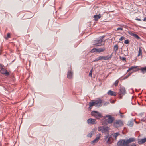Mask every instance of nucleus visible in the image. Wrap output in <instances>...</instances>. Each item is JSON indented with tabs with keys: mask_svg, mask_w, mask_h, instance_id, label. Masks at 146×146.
<instances>
[{
	"mask_svg": "<svg viewBox=\"0 0 146 146\" xmlns=\"http://www.w3.org/2000/svg\"><path fill=\"white\" fill-rule=\"evenodd\" d=\"M135 139L131 137L128 139H120L117 143V146H127L129 143L135 141Z\"/></svg>",
	"mask_w": 146,
	"mask_h": 146,
	"instance_id": "f257e3e1",
	"label": "nucleus"
},
{
	"mask_svg": "<svg viewBox=\"0 0 146 146\" xmlns=\"http://www.w3.org/2000/svg\"><path fill=\"white\" fill-rule=\"evenodd\" d=\"M104 37V36H102L99 40H94L93 42V45L97 46H102V43Z\"/></svg>",
	"mask_w": 146,
	"mask_h": 146,
	"instance_id": "f03ea898",
	"label": "nucleus"
},
{
	"mask_svg": "<svg viewBox=\"0 0 146 146\" xmlns=\"http://www.w3.org/2000/svg\"><path fill=\"white\" fill-rule=\"evenodd\" d=\"M91 115L97 119H100L102 117V114L97 111H93L91 112Z\"/></svg>",
	"mask_w": 146,
	"mask_h": 146,
	"instance_id": "7ed1b4c3",
	"label": "nucleus"
},
{
	"mask_svg": "<svg viewBox=\"0 0 146 146\" xmlns=\"http://www.w3.org/2000/svg\"><path fill=\"white\" fill-rule=\"evenodd\" d=\"M110 129L109 127L104 126L100 127L98 128V130L99 131H101L103 133L107 132V133H109L108 131Z\"/></svg>",
	"mask_w": 146,
	"mask_h": 146,
	"instance_id": "20e7f679",
	"label": "nucleus"
},
{
	"mask_svg": "<svg viewBox=\"0 0 146 146\" xmlns=\"http://www.w3.org/2000/svg\"><path fill=\"white\" fill-rule=\"evenodd\" d=\"M113 125L115 128H117L123 125V122L121 120H116Z\"/></svg>",
	"mask_w": 146,
	"mask_h": 146,
	"instance_id": "39448f33",
	"label": "nucleus"
},
{
	"mask_svg": "<svg viewBox=\"0 0 146 146\" xmlns=\"http://www.w3.org/2000/svg\"><path fill=\"white\" fill-rule=\"evenodd\" d=\"M106 117L108 118L107 119H106L107 123L108 124H111L114 120V118L111 116L110 115H107Z\"/></svg>",
	"mask_w": 146,
	"mask_h": 146,
	"instance_id": "423d86ee",
	"label": "nucleus"
},
{
	"mask_svg": "<svg viewBox=\"0 0 146 146\" xmlns=\"http://www.w3.org/2000/svg\"><path fill=\"white\" fill-rule=\"evenodd\" d=\"M126 93V90L124 87H121L119 89V91L118 93L120 95V98H122V96L124 95Z\"/></svg>",
	"mask_w": 146,
	"mask_h": 146,
	"instance_id": "0eeeda50",
	"label": "nucleus"
},
{
	"mask_svg": "<svg viewBox=\"0 0 146 146\" xmlns=\"http://www.w3.org/2000/svg\"><path fill=\"white\" fill-rule=\"evenodd\" d=\"M87 123L90 124H94L97 123L95 119H94L90 118L88 119L87 121Z\"/></svg>",
	"mask_w": 146,
	"mask_h": 146,
	"instance_id": "6e6552de",
	"label": "nucleus"
},
{
	"mask_svg": "<svg viewBox=\"0 0 146 146\" xmlns=\"http://www.w3.org/2000/svg\"><path fill=\"white\" fill-rule=\"evenodd\" d=\"M102 103L101 100H97L94 102L95 106L98 107H100L102 106Z\"/></svg>",
	"mask_w": 146,
	"mask_h": 146,
	"instance_id": "1a4fd4ad",
	"label": "nucleus"
},
{
	"mask_svg": "<svg viewBox=\"0 0 146 146\" xmlns=\"http://www.w3.org/2000/svg\"><path fill=\"white\" fill-rule=\"evenodd\" d=\"M0 70V72L1 74L8 75L9 74V73L7 72V70L3 68V67Z\"/></svg>",
	"mask_w": 146,
	"mask_h": 146,
	"instance_id": "9d476101",
	"label": "nucleus"
},
{
	"mask_svg": "<svg viewBox=\"0 0 146 146\" xmlns=\"http://www.w3.org/2000/svg\"><path fill=\"white\" fill-rule=\"evenodd\" d=\"M67 75L68 78L70 79L72 78L73 76L72 72L70 70H68Z\"/></svg>",
	"mask_w": 146,
	"mask_h": 146,
	"instance_id": "9b49d317",
	"label": "nucleus"
},
{
	"mask_svg": "<svg viewBox=\"0 0 146 146\" xmlns=\"http://www.w3.org/2000/svg\"><path fill=\"white\" fill-rule=\"evenodd\" d=\"M129 34H130L131 36H134V37L136 39H140V38L139 36L137 34L133 33L131 31H129L128 32Z\"/></svg>",
	"mask_w": 146,
	"mask_h": 146,
	"instance_id": "f8f14e48",
	"label": "nucleus"
},
{
	"mask_svg": "<svg viewBox=\"0 0 146 146\" xmlns=\"http://www.w3.org/2000/svg\"><path fill=\"white\" fill-rule=\"evenodd\" d=\"M108 94L109 95L114 96H116L117 95V94L115 92L112 91L111 90H110L108 91Z\"/></svg>",
	"mask_w": 146,
	"mask_h": 146,
	"instance_id": "ddd939ff",
	"label": "nucleus"
},
{
	"mask_svg": "<svg viewBox=\"0 0 146 146\" xmlns=\"http://www.w3.org/2000/svg\"><path fill=\"white\" fill-rule=\"evenodd\" d=\"M102 16L101 15L99 14L98 15H95L93 16L94 20L95 21H97L98 19H100Z\"/></svg>",
	"mask_w": 146,
	"mask_h": 146,
	"instance_id": "4468645a",
	"label": "nucleus"
},
{
	"mask_svg": "<svg viewBox=\"0 0 146 146\" xmlns=\"http://www.w3.org/2000/svg\"><path fill=\"white\" fill-rule=\"evenodd\" d=\"M146 142V138L143 139H141V140L138 139V143L139 144H141L144 143Z\"/></svg>",
	"mask_w": 146,
	"mask_h": 146,
	"instance_id": "2eb2a0df",
	"label": "nucleus"
},
{
	"mask_svg": "<svg viewBox=\"0 0 146 146\" xmlns=\"http://www.w3.org/2000/svg\"><path fill=\"white\" fill-rule=\"evenodd\" d=\"M98 52H103L106 50V48L104 47H102V48L97 49Z\"/></svg>",
	"mask_w": 146,
	"mask_h": 146,
	"instance_id": "dca6fc26",
	"label": "nucleus"
},
{
	"mask_svg": "<svg viewBox=\"0 0 146 146\" xmlns=\"http://www.w3.org/2000/svg\"><path fill=\"white\" fill-rule=\"evenodd\" d=\"M120 134L119 133H114L113 134V137L116 140L117 139V137Z\"/></svg>",
	"mask_w": 146,
	"mask_h": 146,
	"instance_id": "f3484780",
	"label": "nucleus"
},
{
	"mask_svg": "<svg viewBox=\"0 0 146 146\" xmlns=\"http://www.w3.org/2000/svg\"><path fill=\"white\" fill-rule=\"evenodd\" d=\"M114 53H116L117 52V51L118 49V46L117 44H116L114 46Z\"/></svg>",
	"mask_w": 146,
	"mask_h": 146,
	"instance_id": "a211bd4d",
	"label": "nucleus"
},
{
	"mask_svg": "<svg viewBox=\"0 0 146 146\" xmlns=\"http://www.w3.org/2000/svg\"><path fill=\"white\" fill-rule=\"evenodd\" d=\"M99 58H100V60H108V58H107V56H99Z\"/></svg>",
	"mask_w": 146,
	"mask_h": 146,
	"instance_id": "6ab92c4d",
	"label": "nucleus"
},
{
	"mask_svg": "<svg viewBox=\"0 0 146 146\" xmlns=\"http://www.w3.org/2000/svg\"><path fill=\"white\" fill-rule=\"evenodd\" d=\"M89 108L91 109L92 108V107L94 105L95 106L94 102H89Z\"/></svg>",
	"mask_w": 146,
	"mask_h": 146,
	"instance_id": "aec40b11",
	"label": "nucleus"
},
{
	"mask_svg": "<svg viewBox=\"0 0 146 146\" xmlns=\"http://www.w3.org/2000/svg\"><path fill=\"white\" fill-rule=\"evenodd\" d=\"M90 52L91 53H93L94 52H98L97 49L94 48L91 50Z\"/></svg>",
	"mask_w": 146,
	"mask_h": 146,
	"instance_id": "412c9836",
	"label": "nucleus"
},
{
	"mask_svg": "<svg viewBox=\"0 0 146 146\" xmlns=\"http://www.w3.org/2000/svg\"><path fill=\"white\" fill-rule=\"evenodd\" d=\"M142 50L141 49V48L139 47V53L138 54V56H139L140 55L142 54Z\"/></svg>",
	"mask_w": 146,
	"mask_h": 146,
	"instance_id": "4be33fe9",
	"label": "nucleus"
},
{
	"mask_svg": "<svg viewBox=\"0 0 146 146\" xmlns=\"http://www.w3.org/2000/svg\"><path fill=\"white\" fill-rule=\"evenodd\" d=\"M137 67V66H131L130 68H129L128 70H127V72H128L129 71L133 70V69H135Z\"/></svg>",
	"mask_w": 146,
	"mask_h": 146,
	"instance_id": "5701e85b",
	"label": "nucleus"
},
{
	"mask_svg": "<svg viewBox=\"0 0 146 146\" xmlns=\"http://www.w3.org/2000/svg\"><path fill=\"white\" fill-rule=\"evenodd\" d=\"M94 133V131H92L90 133L88 134L87 136L88 137H91L92 136V134Z\"/></svg>",
	"mask_w": 146,
	"mask_h": 146,
	"instance_id": "b1692460",
	"label": "nucleus"
},
{
	"mask_svg": "<svg viewBox=\"0 0 146 146\" xmlns=\"http://www.w3.org/2000/svg\"><path fill=\"white\" fill-rule=\"evenodd\" d=\"M100 134H98L97 135H96V138H95V139L97 141H98V140L100 138Z\"/></svg>",
	"mask_w": 146,
	"mask_h": 146,
	"instance_id": "393cba45",
	"label": "nucleus"
},
{
	"mask_svg": "<svg viewBox=\"0 0 146 146\" xmlns=\"http://www.w3.org/2000/svg\"><path fill=\"white\" fill-rule=\"evenodd\" d=\"M142 72L144 73L145 72H146V67L143 68L141 69Z\"/></svg>",
	"mask_w": 146,
	"mask_h": 146,
	"instance_id": "a878e982",
	"label": "nucleus"
},
{
	"mask_svg": "<svg viewBox=\"0 0 146 146\" xmlns=\"http://www.w3.org/2000/svg\"><path fill=\"white\" fill-rule=\"evenodd\" d=\"M106 142L107 143H110L111 142V139H110V137H108L107 139V140H106Z\"/></svg>",
	"mask_w": 146,
	"mask_h": 146,
	"instance_id": "bb28decb",
	"label": "nucleus"
},
{
	"mask_svg": "<svg viewBox=\"0 0 146 146\" xmlns=\"http://www.w3.org/2000/svg\"><path fill=\"white\" fill-rule=\"evenodd\" d=\"M129 125L130 127H132L133 125V123L132 121H130L129 122Z\"/></svg>",
	"mask_w": 146,
	"mask_h": 146,
	"instance_id": "cd10ccee",
	"label": "nucleus"
},
{
	"mask_svg": "<svg viewBox=\"0 0 146 146\" xmlns=\"http://www.w3.org/2000/svg\"><path fill=\"white\" fill-rule=\"evenodd\" d=\"M119 82V80H117L114 83V85L115 86H117Z\"/></svg>",
	"mask_w": 146,
	"mask_h": 146,
	"instance_id": "c85d7f7f",
	"label": "nucleus"
},
{
	"mask_svg": "<svg viewBox=\"0 0 146 146\" xmlns=\"http://www.w3.org/2000/svg\"><path fill=\"white\" fill-rule=\"evenodd\" d=\"M120 59L122 60L123 61H126V58L125 57H120Z\"/></svg>",
	"mask_w": 146,
	"mask_h": 146,
	"instance_id": "c756f323",
	"label": "nucleus"
},
{
	"mask_svg": "<svg viewBox=\"0 0 146 146\" xmlns=\"http://www.w3.org/2000/svg\"><path fill=\"white\" fill-rule=\"evenodd\" d=\"M109 133H107V135H106V136H105L104 137V139L105 140V141H106L108 138V136H109Z\"/></svg>",
	"mask_w": 146,
	"mask_h": 146,
	"instance_id": "7c9ffc66",
	"label": "nucleus"
},
{
	"mask_svg": "<svg viewBox=\"0 0 146 146\" xmlns=\"http://www.w3.org/2000/svg\"><path fill=\"white\" fill-rule=\"evenodd\" d=\"M136 70H133V72H132L131 73L130 72L128 74L127 77H129L131 74L133 72H136Z\"/></svg>",
	"mask_w": 146,
	"mask_h": 146,
	"instance_id": "2f4dec72",
	"label": "nucleus"
},
{
	"mask_svg": "<svg viewBox=\"0 0 146 146\" xmlns=\"http://www.w3.org/2000/svg\"><path fill=\"white\" fill-rule=\"evenodd\" d=\"M92 69L93 68H92V69L90 70V72L89 76H92Z\"/></svg>",
	"mask_w": 146,
	"mask_h": 146,
	"instance_id": "473e14b6",
	"label": "nucleus"
},
{
	"mask_svg": "<svg viewBox=\"0 0 146 146\" xmlns=\"http://www.w3.org/2000/svg\"><path fill=\"white\" fill-rule=\"evenodd\" d=\"M113 53H112L110 55V56L109 57L107 56V58H108V60H109L111 58L112 56H113Z\"/></svg>",
	"mask_w": 146,
	"mask_h": 146,
	"instance_id": "72a5a7b5",
	"label": "nucleus"
},
{
	"mask_svg": "<svg viewBox=\"0 0 146 146\" xmlns=\"http://www.w3.org/2000/svg\"><path fill=\"white\" fill-rule=\"evenodd\" d=\"M129 43V41L128 40H125L124 43L126 44H128Z\"/></svg>",
	"mask_w": 146,
	"mask_h": 146,
	"instance_id": "f704fd0d",
	"label": "nucleus"
},
{
	"mask_svg": "<svg viewBox=\"0 0 146 146\" xmlns=\"http://www.w3.org/2000/svg\"><path fill=\"white\" fill-rule=\"evenodd\" d=\"M100 60L99 57L97 58H96L93 61V62H96Z\"/></svg>",
	"mask_w": 146,
	"mask_h": 146,
	"instance_id": "c9c22d12",
	"label": "nucleus"
},
{
	"mask_svg": "<svg viewBox=\"0 0 146 146\" xmlns=\"http://www.w3.org/2000/svg\"><path fill=\"white\" fill-rule=\"evenodd\" d=\"M10 37V34L9 33H8L7 34V37H5V38L6 39H7V38H9Z\"/></svg>",
	"mask_w": 146,
	"mask_h": 146,
	"instance_id": "e433bc0d",
	"label": "nucleus"
},
{
	"mask_svg": "<svg viewBox=\"0 0 146 146\" xmlns=\"http://www.w3.org/2000/svg\"><path fill=\"white\" fill-rule=\"evenodd\" d=\"M98 141H97L95 139L94 140L92 141L91 142V143L93 144L94 143L97 142Z\"/></svg>",
	"mask_w": 146,
	"mask_h": 146,
	"instance_id": "4c0bfd02",
	"label": "nucleus"
},
{
	"mask_svg": "<svg viewBox=\"0 0 146 146\" xmlns=\"http://www.w3.org/2000/svg\"><path fill=\"white\" fill-rule=\"evenodd\" d=\"M125 38L124 37L122 36L119 39V40H120V41L121 40H122L124 39Z\"/></svg>",
	"mask_w": 146,
	"mask_h": 146,
	"instance_id": "58836bf2",
	"label": "nucleus"
},
{
	"mask_svg": "<svg viewBox=\"0 0 146 146\" xmlns=\"http://www.w3.org/2000/svg\"><path fill=\"white\" fill-rule=\"evenodd\" d=\"M127 146H136V145L135 143H132L130 145H127Z\"/></svg>",
	"mask_w": 146,
	"mask_h": 146,
	"instance_id": "ea45409f",
	"label": "nucleus"
},
{
	"mask_svg": "<svg viewBox=\"0 0 146 146\" xmlns=\"http://www.w3.org/2000/svg\"><path fill=\"white\" fill-rule=\"evenodd\" d=\"M123 30V29L122 28H121V27H119V28H118L117 29V31L119 30Z\"/></svg>",
	"mask_w": 146,
	"mask_h": 146,
	"instance_id": "a19ab883",
	"label": "nucleus"
},
{
	"mask_svg": "<svg viewBox=\"0 0 146 146\" xmlns=\"http://www.w3.org/2000/svg\"><path fill=\"white\" fill-rule=\"evenodd\" d=\"M105 44V41H103V42L102 43V46L104 45Z\"/></svg>",
	"mask_w": 146,
	"mask_h": 146,
	"instance_id": "79ce46f5",
	"label": "nucleus"
},
{
	"mask_svg": "<svg viewBox=\"0 0 146 146\" xmlns=\"http://www.w3.org/2000/svg\"><path fill=\"white\" fill-rule=\"evenodd\" d=\"M136 20H138V21H141V19H139V18H136Z\"/></svg>",
	"mask_w": 146,
	"mask_h": 146,
	"instance_id": "37998d69",
	"label": "nucleus"
},
{
	"mask_svg": "<svg viewBox=\"0 0 146 146\" xmlns=\"http://www.w3.org/2000/svg\"><path fill=\"white\" fill-rule=\"evenodd\" d=\"M0 67L1 68H2L3 67V65H1V64H0Z\"/></svg>",
	"mask_w": 146,
	"mask_h": 146,
	"instance_id": "c03bdc74",
	"label": "nucleus"
},
{
	"mask_svg": "<svg viewBox=\"0 0 146 146\" xmlns=\"http://www.w3.org/2000/svg\"><path fill=\"white\" fill-rule=\"evenodd\" d=\"M143 21H146V17H145V18H144L143 20Z\"/></svg>",
	"mask_w": 146,
	"mask_h": 146,
	"instance_id": "a18cd8bd",
	"label": "nucleus"
},
{
	"mask_svg": "<svg viewBox=\"0 0 146 146\" xmlns=\"http://www.w3.org/2000/svg\"><path fill=\"white\" fill-rule=\"evenodd\" d=\"M128 77H127V76H126L125 77V78H127Z\"/></svg>",
	"mask_w": 146,
	"mask_h": 146,
	"instance_id": "49530a36",
	"label": "nucleus"
},
{
	"mask_svg": "<svg viewBox=\"0 0 146 146\" xmlns=\"http://www.w3.org/2000/svg\"><path fill=\"white\" fill-rule=\"evenodd\" d=\"M123 116V115H121V117H122Z\"/></svg>",
	"mask_w": 146,
	"mask_h": 146,
	"instance_id": "de8ad7c7",
	"label": "nucleus"
},
{
	"mask_svg": "<svg viewBox=\"0 0 146 146\" xmlns=\"http://www.w3.org/2000/svg\"><path fill=\"white\" fill-rule=\"evenodd\" d=\"M1 54V53H0V55Z\"/></svg>",
	"mask_w": 146,
	"mask_h": 146,
	"instance_id": "09e8293b",
	"label": "nucleus"
},
{
	"mask_svg": "<svg viewBox=\"0 0 146 146\" xmlns=\"http://www.w3.org/2000/svg\"><path fill=\"white\" fill-rule=\"evenodd\" d=\"M0 146H1L0 145Z\"/></svg>",
	"mask_w": 146,
	"mask_h": 146,
	"instance_id": "8fccbe9b",
	"label": "nucleus"
}]
</instances>
